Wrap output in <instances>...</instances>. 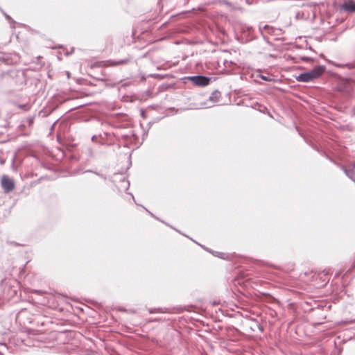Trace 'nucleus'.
Wrapping results in <instances>:
<instances>
[{
	"mask_svg": "<svg viewBox=\"0 0 355 355\" xmlns=\"http://www.w3.org/2000/svg\"><path fill=\"white\" fill-rule=\"evenodd\" d=\"M216 256L219 257H221V258H223V257H222V255H224L223 253H221V252H216Z\"/></svg>",
	"mask_w": 355,
	"mask_h": 355,
	"instance_id": "9b49d317",
	"label": "nucleus"
},
{
	"mask_svg": "<svg viewBox=\"0 0 355 355\" xmlns=\"http://www.w3.org/2000/svg\"><path fill=\"white\" fill-rule=\"evenodd\" d=\"M191 82L196 86L204 87L209 85L210 78L203 76H194L189 77Z\"/></svg>",
	"mask_w": 355,
	"mask_h": 355,
	"instance_id": "f03ea898",
	"label": "nucleus"
},
{
	"mask_svg": "<svg viewBox=\"0 0 355 355\" xmlns=\"http://www.w3.org/2000/svg\"><path fill=\"white\" fill-rule=\"evenodd\" d=\"M216 256L219 257H221V258H223V257H222V255H224L223 253H221V252H216Z\"/></svg>",
	"mask_w": 355,
	"mask_h": 355,
	"instance_id": "f8f14e48",
	"label": "nucleus"
},
{
	"mask_svg": "<svg viewBox=\"0 0 355 355\" xmlns=\"http://www.w3.org/2000/svg\"><path fill=\"white\" fill-rule=\"evenodd\" d=\"M1 185L4 191L6 193L11 191L15 187L13 181L7 176L2 178Z\"/></svg>",
	"mask_w": 355,
	"mask_h": 355,
	"instance_id": "7ed1b4c3",
	"label": "nucleus"
},
{
	"mask_svg": "<svg viewBox=\"0 0 355 355\" xmlns=\"http://www.w3.org/2000/svg\"><path fill=\"white\" fill-rule=\"evenodd\" d=\"M5 16H6V17L7 19H10V17L8 15H7L6 14H5Z\"/></svg>",
	"mask_w": 355,
	"mask_h": 355,
	"instance_id": "4468645a",
	"label": "nucleus"
},
{
	"mask_svg": "<svg viewBox=\"0 0 355 355\" xmlns=\"http://www.w3.org/2000/svg\"><path fill=\"white\" fill-rule=\"evenodd\" d=\"M346 175L349 177L351 179H353V169H346L345 170Z\"/></svg>",
	"mask_w": 355,
	"mask_h": 355,
	"instance_id": "9d476101",
	"label": "nucleus"
},
{
	"mask_svg": "<svg viewBox=\"0 0 355 355\" xmlns=\"http://www.w3.org/2000/svg\"><path fill=\"white\" fill-rule=\"evenodd\" d=\"M130 187V182L125 178L121 179L119 184L117 185V188L119 191H126Z\"/></svg>",
	"mask_w": 355,
	"mask_h": 355,
	"instance_id": "39448f33",
	"label": "nucleus"
},
{
	"mask_svg": "<svg viewBox=\"0 0 355 355\" xmlns=\"http://www.w3.org/2000/svg\"><path fill=\"white\" fill-rule=\"evenodd\" d=\"M340 11L346 12H355V1L352 0H347L340 6Z\"/></svg>",
	"mask_w": 355,
	"mask_h": 355,
	"instance_id": "20e7f679",
	"label": "nucleus"
},
{
	"mask_svg": "<svg viewBox=\"0 0 355 355\" xmlns=\"http://www.w3.org/2000/svg\"><path fill=\"white\" fill-rule=\"evenodd\" d=\"M259 77L263 80H266V81H268V82H270V81H272L273 80V78H271L270 76H263V75H260Z\"/></svg>",
	"mask_w": 355,
	"mask_h": 355,
	"instance_id": "1a4fd4ad",
	"label": "nucleus"
},
{
	"mask_svg": "<svg viewBox=\"0 0 355 355\" xmlns=\"http://www.w3.org/2000/svg\"><path fill=\"white\" fill-rule=\"evenodd\" d=\"M325 71V67L319 65L315 67L313 69L299 74L296 76V80L298 82L308 83L319 78Z\"/></svg>",
	"mask_w": 355,
	"mask_h": 355,
	"instance_id": "f257e3e1",
	"label": "nucleus"
},
{
	"mask_svg": "<svg viewBox=\"0 0 355 355\" xmlns=\"http://www.w3.org/2000/svg\"><path fill=\"white\" fill-rule=\"evenodd\" d=\"M150 313H168V309L167 308H157L154 309H150L149 310Z\"/></svg>",
	"mask_w": 355,
	"mask_h": 355,
	"instance_id": "0eeeda50",
	"label": "nucleus"
},
{
	"mask_svg": "<svg viewBox=\"0 0 355 355\" xmlns=\"http://www.w3.org/2000/svg\"><path fill=\"white\" fill-rule=\"evenodd\" d=\"M302 60H305V61H309V60H311V59L308 57H303V58H302Z\"/></svg>",
	"mask_w": 355,
	"mask_h": 355,
	"instance_id": "ddd939ff",
	"label": "nucleus"
},
{
	"mask_svg": "<svg viewBox=\"0 0 355 355\" xmlns=\"http://www.w3.org/2000/svg\"><path fill=\"white\" fill-rule=\"evenodd\" d=\"M128 62V60H127V59L119 60L116 61V62L110 61V66L121 65V64H126Z\"/></svg>",
	"mask_w": 355,
	"mask_h": 355,
	"instance_id": "6e6552de",
	"label": "nucleus"
},
{
	"mask_svg": "<svg viewBox=\"0 0 355 355\" xmlns=\"http://www.w3.org/2000/svg\"><path fill=\"white\" fill-rule=\"evenodd\" d=\"M221 96L220 92L218 90L213 92L209 97V100L212 103H216L219 101Z\"/></svg>",
	"mask_w": 355,
	"mask_h": 355,
	"instance_id": "423d86ee",
	"label": "nucleus"
}]
</instances>
